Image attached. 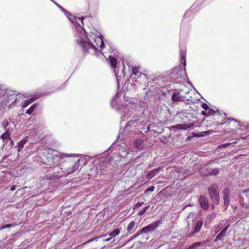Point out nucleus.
Wrapping results in <instances>:
<instances>
[{
  "mask_svg": "<svg viewBox=\"0 0 249 249\" xmlns=\"http://www.w3.org/2000/svg\"><path fill=\"white\" fill-rule=\"evenodd\" d=\"M88 41L83 39H78L77 42L80 45L85 54H91V55L98 56L101 52L98 50L97 47L101 49L105 47V43L102 37L92 34L87 37Z\"/></svg>",
  "mask_w": 249,
  "mask_h": 249,
  "instance_id": "obj_1",
  "label": "nucleus"
},
{
  "mask_svg": "<svg viewBox=\"0 0 249 249\" xmlns=\"http://www.w3.org/2000/svg\"><path fill=\"white\" fill-rule=\"evenodd\" d=\"M212 124L210 126L215 129L228 122L225 113L214 112L212 115Z\"/></svg>",
  "mask_w": 249,
  "mask_h": 249,
  "instance_id": "obj_2",
  "label": "nucleus"
},
{
  "mask_svg": "<svg viewBox=\"0 0 249 249\" xmlns=\"http://www.w3.org/2000/svg\"><path fill=\"white\" fill-rule=\"evenodd\" d=\"M208 191L212 202L215 205H218L220 202L218 186L213 184L208 187Z\"/></svg>",
  "mask_w": 249,
  "mask_h": 249,
  "instance_id": "obj_3",
  "label": "nucleus"
},
{
  "mask_svg": "<svg viewBox=\"0 0 249 249\" xmlns=\"http://www.w3.org/2000/svg\"><path fill=\"white\" fill-rule=\"evenodd\" d=\"M79 160L75 162L71 161L66 162L62 165V167L61 169L62 170L63 168H64L65 170L63 171V172L65 173V174L69 175L71 174L79 168Z\"/></svg>",
  "mask_w": 249,
  "mask_h": 249,
  "instance_id": "obj_4",
  "label": "nucleus"
},
{
  "mask_svg": "<svg viewBox=\"0 0 249 249\" xmlns=\"http://www.w3.org/2000/svg\"><path fill=\"white\" fill-rule=\"evenodd\" d=\"M226 124V131L228 133H234L239 128L240 122L233 118H228Z\"/></svg>",
  "mask_w": 249,
  "mask_h": 249,
  "instance_id": "obj_5",
  "label": "nucleus"
},
{
  "mask_svg": "<svg viewBox=\"0 0 249 249\" xmlns=\"http://www.w3.org/2000/svg\"><path fill=\"white\" fill-rule=\"evenodd\" d=\"M160 225V222L156 221L147 226L142 228L140 231H139L134 236V237H137L142 233H147L149 231H153Z\"/></svg>",
  "mask_w": 249,
  "mask_h": 249,
  "instance_id": "obj_6",
  "label": "nucleus"
},
{
  "mask_svg": "<svg viewBox=\"0 0 249 249\" xmlns=\"http://www.w3.org/2000/svg\"><path fill=\"white\" fill-rule=\"evenodd\" d=\"M188 91H186L184 93L181 89L178 92L174 93L172 96V100L174 102H183L187 100L185 95L188 93Z\"/></svg>",
  "mask_w": 249,
  "mask_h": 249,
  "instance_id": "obj_7",
  "label": "nucleus"
},
{
  "mask_svg": "<svg viewBox=\"0 0 249 249\" xmlns=\"http://www.w3.org/2000/svg\"><path fill=\"white\" fill-rule=\"evenodd\" d=\"M224 195V206L225 209H227L230 204V189L228 188H226L223 191Z\"/></svg>",
  "mask_w": 249,
  "mask_h": 249,
  "instance_id": "obj_8",
  "label": "nucleus"
},
{
  "mask_svg": "<svg viewBox=\"0 0 249 249\" xmlns=\"http://www.w3.org/2000/svg\"><path fill=\"white\" fill-rule=\"evenodd\" d=\"M41 96V94H38L34 95L31 98L23 101L21 103V107L23 108L27 107L30 104L33 103L35 100L38 99Z\"/></svg>",
  "mask_w": 249,
  "mask_h": 249,
  "instance_id": "obj_9",
  "label": "nucleus"
},
{
  "mask_svg": "<svg viewBox=\"0 0 249 249\" xmlns=\"http://www.w3.org/2000/svg\"><path fill=\"white\" fill-rule=\"evenodd\" d=\"M199 203L201 208L206 211L209 208V204L208 199L204 196L201 195L198 200Z\"/></svg>",
  "mask_w": 249,
  "mask_h": 249,
  "instance_id": "obj_10",
  "label": "nucleus"
},
{
  "mask_svg": "<svg viewBox=\"0 0 249 249\" xmlns=\"http://www.w3.org/2000/svg\"><path fill=\"white\" fill-rule=\"evenodd\" d=\"M203 225V222L201 220H197L195 225L193 231L190 234L188 237H190L196 233L199 232L202 228Z\"/></svg>",
  "mask_w": 249,
  "mask_h": 249,
  "instance_id": "obj_11",
  "label": "nucleus"
},
{
  "mask_svg": "<svg viewBox=\"0 0 249 249\" xmlns=\"http://www.w3.org/2000/svg\"><path fill=\"white\" fill-rule=\"evenodd\" d=\"M134 146L135 148L138 150L141 151L144 147V141L142 139H136L134 142Z\"/></svg>",
  "mask_w": 249,
  "mask_h": 249,
  "instance_id": "obj_12",
  "label": "nucleus"
},
{
  "mask_svg": "<svg viewBox=\"0 0 249 249\" xmlns=\"http://www.w3.org/2000/svg\"><path fill=\"white\" fill-rule=\"evenodd\" d=\"M0 139L3 140L4 143H6L8 140H11L10 130L7 129L6 131L0 136Z\"/></svg>",
  "mask_w": 249,
  "mask_h": 249,
  "instance_id": "obj_13",
  "label": "nucleus"
},
{
  "mask_svg": "<svg viewBox=\"0 0 249 249\" xmlns=\"http://www.w3.org/2000/svg\"><path fill=\"white\" fill-rule=\"evenodd\" d=\"M135 222L134 221H132L129 223L127 227V231L128 233L132 234L135 231Z\"/></svg>",
  "mask_w": 249,
  "mask_h": 249,
  "instance_id": "obj_14",
  "label": "nucleus"
},
{
  "mask_svg": "<svg viewBox=\"0 0 249 249\" xmlns=\"http://www.w3.org/2000/svg\"><path fill=\"white\" fill-rule=\"evenodd\" d=\"M109 60L110 61V64L111 67L113 69L116 68L117 67V59L115 57L109 56Z\"/></svg>",
  "mask_w": 249,
  "mask_h": 249,
  "instance_id": "obj_15",
  "label": "nucleus"
},
{
  "mask_svg": "<svg viewBox=\"0 0 249 249\" xmlns=\"http://www.w3.org/2000/svg\"><path fill=\"white\" fill-rule=\"evenodd\" d=\"M37 103L34 104L28 109L27 110V111H26V113L28 115L31 114L37 107Z\"/></svg>",
  "mask_w": 249,
  "mask_h": 249,
  "instance_id": "obj_16",
  "label": "nucleus"
},
{
  "mask_svg": "<svg viewBox=\"0 0 249 249\" xmlns=\"http://www.w3.org/2000/svg\"><path fill=\"white\" fill-rule=\"evenodd\" d=\"M226 234L223 231H221V232L217 234L216 238L214 239V242H217L219 240H222L224 237L226 236Z\"/></svg>",
  "mask_w": 249,
  "mask_h": 249,
  "instance_id": "obj_17",
  "label": "nucleus"
},
{
  "mask_svg": "<svg viewBox=\"0 0 249 249\" xmlns=\"http://www.w3.org/2000/svg\"><path fill=\"white\" fill-rule=\"evenodd\" d=\"M27 142L26 140L23 139L18 143V151H19L23 148L24 144Z\"/></svg>",
  "mask_w": 249,
  "mask_h": 249,
  "instance_id": "obj_18",
  "label": "nucleus"
},
{
  "mask_svg": "<svg viewBox=\"0 0 249 249\" xmlns=\"http://www.w3.org/2000/svg\"><path fill=\"white\" fill-rule=\"evenodd\" d=\"M16 95H17V94L16 95L10 94V95H8L7 96V101L13 100V101L12 102V104H14L16 102L17 100V98H16Z\"/></svg>",
  "mask_w": 249,
  "mask_h": 249,
  "instance_id": "obj_19",
  "label": "nucleus"
},
{
  "mask_svg": "<svg viewBox=\"0 0 249 249\" xmlns=\"http://www.w3.org/2000/svg\"><path fill=\"white\" fill-rule=\"evenodd\" d=\"M120 231L119 229H116L114 230L113 231L109 233V235L111 236V237H114L117 235H118L120 233Z\"/></svg>",
  "mask_w": 249,
  "mask_h": 249,
  "instance_id": "obj_20",
  "label": "nucleus"
},
{
  "mask_svg": "<svg viewBox=\"0 0 249 249\" xmlns=\"http://www.w3.org/2000/svg\"><path fill=\"white\" fill-rule=\"evenodd\" d=\"M156 173L153 170L149 171L146 175L147 178L149 179H151L155 175Z\"/></svg>",
  "mask_w": 249,
  "mask_h": 249,
  "instance_id": "obj_21",
  "label": "nucleus"
},
{
  "mask_svg": "<svg viewBox=\"0 0 249 249\" xmlns=\"http://www.w3.org/2000/svg\"><path fill=\"white\" fill-rule=\"evenodd\" d=\"M172 128H177L178 129H186V127L182 124H178L177 125H173L171 126Z\"/></svg>",
  "mask_w": 249,
  "mask_h": 249,
  "instance_id": "obj_22",
  "label": "nucleus"
},
{
  "mask_svg": "<svg viewBox=\"0 0 249 249\" xmlns=\"http://www.w3.org/2000/svg\"><path fill=\"white\" fill-rule=\"evenodd\" d=\"M202 244L201 242H196L194 243L192 245H191L189 248L191 249H195L197 248V247H199L200 246L202 245Z\"/></svg>",
  "mask_w": 249,
  "mask_h": 249,
  "instance_id": "obj_23",
  "label": "nucleus"
},
{
  "mask_svg": "<svg viewBox=\"0 0 249 249\" xmlns=\"http://www.w3.org/2000/svg\"><path fill=\"white\" fill-rule=\"evenodd\" d=\"M140 67L137 66H133L132 67V73L134 75L137 74L139 71Z\"/></svg>",
  "mask_w": 249,
  "mask_h": 249,
  "instance_id": "obj_24",
  "label": "nucleus"
},
{
  "mask_svg": "<svg viewBox=\"0 0 249 249\" xmlns=\"http://www.w3.org/2000/svg\"><path fill=\"white\" fill-rule=\"evenodd\" d=\"M149 205L146 206V207H144L142 210H141L140 211H139L138 212V214L139 215H143L145 213L146 210L149 208Z\"/></svg>",
  "mask_w": 249,
  "mask_h": 249,
  "instance_id": "obj_25",
  "label": "nucleus"
},
{
  "mask_svg": "<svg viewBox=\"0 0 249 249\" xmlns=\"http://www.w3.org/2000/svg\"><path fill=\"white\" fill-rule=\"evenodd\" d=\"M219 173V169L217 168L213 169L211 171V172H209V174L210 175H217Z\"/></svg>",
  "mask_w": 249,
  "mask_h": 249,
  "instance_id": "obj_26",
  "label": "nucleus"
},
{
  "mask_svg": "<svg viewBox=\"0 0 249 249\" xmlns=\"http://www.w3.org/2000/svg\"><path fill=\"white\" fill-rule=\"evenodd\" d=\"M2 125L4 129H5L7 126L9 125L8 121L6 119L4 120L2 122Z\"/></svg>",
  "mask_w": 249,
  "mask_h": 249,
  "instance_id": "obj_27",
  "label": "nucleus"
},
{
  "mask_svg": "<svg viewBox=\"0 0 249 249\" xmlns=\"http://www.w3.org/2000/svg\"><path fill=\"white\" fill-rule=\"evenodd\" d=\"M142 204H143V202H138L137 203H136V204H135L134 205L133 209H134L139 208V207L142 206Z\"/></svg>",
  "mask_w": 249,
  "mask_h": 249,
  "instance_id": "obj_28",
  "label": "nucleus"
},
{
  "mask_svg": "<svg viewBox=\"0 0 249 249\" xmlns=\"http://www.w3.org/2000/svg\"><path fill=\"white\" fill-rule=\"evenodd\" d=\"M201 107L203 109H204L205 110L207 111L209 109V106L206 103H203L201 105Z\"/></svg>",
  "mask_w": 249,
  "mask_h": 249,
  "instance_id": "obj_29",
  "label": "nucleus"
},
{
  "mask_svg": "<svg viewBox=\"0 0 249 249\" xmlns=\"http://www.w3.org/2000/svg\"><path fill=\"white\" fill-rule=\"evenodd\" d=\"M230 144H231V143H227L222 144L219 145L218 146V147L219 148H225L226 147L230 145Z\"/></svg>",
  "mask_w": 249,
  "mask_h": 249,
  "instance_id": "obj_30",
  "label": "nucleus"
},
{
  "mask_svg": "<svg viewBox=\"0 0 249 249\" xmlns=\"http://www.w3.org/2000/svg\"><path fill=\"white\" fill-rule=\"evenodd\" d=\"M155 187L154 186H151L150 188H148L146 191L145 193H147L148 192H152L154 190Z\"/></svg>",
  "mask_w": 249,
  "mask_h": 249,
  "instance_id": "obj_31",
  "label": "nucleus"
},
{
  "mask_svg": "<svg viewBox=\"0 0 249 249\" xmlns=\"http://www.w3.org/2000/svg\"><path fill=\"white\" fill-rule=\"evenodd\" d=\"M221 229V227L219 225H218L217 226L215 227V233H217Z\"/></svg>",
  "mask_w": 249,
  "mask_h": 249,
  "instance_id": "obj_32",
  "label": "nucleus"
},
{
  "mask_svg": "<svg viewBox=\"0 0 249 249\" xmlns=\"http://www.w3.org/2000/svg\"><path fill=\"white\" fill-rule=\"evenodd\" d=\"M229 227V224L227 225L221 231L226 234L227 231Z\"/></svg>",
  "mask_w": 249,
  "mask_h": 249,
  "instance_id": "obj_33",
  "label": "nucleus"
},
{
  "mask_svg": "<svg viewBox=\"0 0 249 249\" xmlns=\"http://www.w3.org/2000/svg\"><path fill=\"white\" fill-rule=\"evenodd\" d=\"M229 227V224L227 225L221 231L226 234L227 231Z\"/></svg>",
  "mask_w": 249,
  "mask_h": 249,
  "instance_id": "obj_34",
  "label": "nucleus"
},
{
  "mask_svg": "<svg viewBox=\"0 0 249 249\" xmlns=\"http://www.w3.org/2000/svg\"><path fill=\"white\" fill-rule=\"evenodd\" d=\"M12 225H13L12 224H7V225H5L2 226V229H6V228H10V227H11Z\"/></svg>",
  "mask_w": 249,
  "mask_h": 249,
  "instance_id": "obj_35",
  "label": "nucleus"
},
{
  "mask_svg": "<svg viewBox=\"0 0 249 249\" xmlns=\"http://www.w3.org/2000/svg\"><path fill=\"white\" fill-rule=\"evenodd\" d=\"M161 169V167H159L158 168L153 169V170L157 174V173H158L159 172H160V171Z\"/></svg>",
  "mask_w": 249,
  "mask_h": 249,
  "instance_id": "obj_36",
  "label": "nucleus"
},
{
  "mask_svg": "<svg viewBox=\"0 0 249 249\" xmlns=\"http://www.w3.org/2000/svg\"><path fill=\"white\" fill-rule=\"evenodd\" d=\"M16 185H13L11 187V189L10 190L12 191H14L15 189H16Z\"/></svg>",
  "mask_w": 249,
  "mask_h": 249,
  "instance_id": "obj_37",
  "label": "nucleus"
},
{
  "mask_svg": "<svg viewBox=\"0 0 249 249\" xmlns=\"http://www.w3.org/2000/svg\"><path fill=\"white\" fill-rule=\"evenodd\" d=\"M201 114L203 115H207V111L206 110H203L202 111V112H201Z\"/></svg>",
  "mask_w": 249,
  "mask_h": 249,
  "instance_id": "obj_38",
  "label": "nucleus"
},
{
  "mask_svg": "<svg viewBox=\"0 0 249 249\" xmlns=\"http://www.w3.org/2000/svg\"><path fill=\"white\" fill-rule=\"evenodd\" d=\"M111 238H112V237L108 238H107V239L105 240V241H110V240H111Z\"/></svg>",
  "mask_w": 249,
  "mask_h": 249,
  "instance_id": "obj_39",
  "label": "nucleus"
},
{
  "mask_svg": "<svg viewBox=\"0 0 249 249\" xmlns=\"http://www.w3.org/2000/svg\"><path fill=\"white\" fill-rule=\"evenodd\" d=\"M7 158V156H4L3 158V160H5Z\"/></svg>",
  "mask_w": 249,
  "mask_h": 249,
  "instance_id": "obj_40",
  "label": "nucleus"
},
{
  "mask_svg": "<svg viewBox=\"0 0 249 249\" xmlns=\"http://www.w3.org/2000/svg\"><path fill=\"white\" fill-rule=\"evenodd\" d=\"M249 191V189H247V190H245V191H244V192H247Z\"/></svg>",
  "mask_w": 249,
  "mask_h": 249,
  "instance_id": "obj_41",
  "label": "nucleus"
},
{
  "mask_svg": "<svg viewBox=\"0 0 249 249\" xmlns=\"http://www.w3.org/2000/svg\"><path fill=\"white\" fill-rule=\"evenodd\" d=\"M55 157H56V158H58L57 155H56V156H54V157H53V160H54V159H55Z\"/></svg>",
  "mask_w": 249,
  "mask_h": 249,
  "instance_id": "obj_42",
  "label": "nucleus"
},
{
  "mask_svg": "<svg viewBox=\"0 0 249 249\" xmlns=\"http://www.w3.org/2000/svg\"><path fill=\"white\" fill-rule=\"evenodd\" d=\"M10 140V141H11V143L12 144V143H13V141H12L11 139V140Z\"/></svg>",
  "mask_w": 249,
  "mask_h": 249,
  "instance_id": "obj_43",
  "label": "nucleus"
},
{
  "mask_svg": "<svg viewBox=\"0 0 249 249\" xmlns=\"http://www.w3.org/2000/svg\"><path fill=\"white\" fill-rule=\"evenodd\" d=\"M232 143H237V142H233Z\"/></svg>",
  "mask_w": 249,
  "mask_h": 249,
  "instance_id": "obj_44",
  "label": "nucleus"
},
{
  "mask_svg": "<svg viewBox=\"0 0 249 249\" xmlns=\"http://www.w3.org/2000/svg\"><path fill=\"white\" fill-rule=\"evenodd\" d=\"M242 138L243 139H245L246 138L242 137Z\"/></svg>",
  "mask_w": 249,
  "mask_h": 249,
  "instance_id": "obj_45",
  "label": "nucleus"
},
{
  "mask_svg": "<svg viewBox=\"0 0 249 249\" xmlns=\"http://www.w3.org/2000/svg\"><path fill=\"white\" fill-rule=\"evenodd\" d=\"M1 110V107H0V110Z\"/></svg>",
  "mask_w": 249,
  "mask_h": 249,
  "instance_id": "obj_46",
  "label": "nucleus"
}]
</instances>
